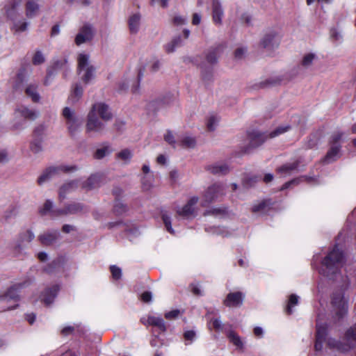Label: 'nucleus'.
Masks as SVG:
<instances>
[{
  "instance_id": "63",
  "label": "nucleus",
  "mask_w": 356,
  "mask_h": 356,
  "mask_svg": "<svg viewBox=\"0 0 356 356\" xmlns=\"http://www.w3.org/2000/svg\"><path fill=\"white\" fill-rule=\"evenodd\" d=\"M28 26V23L26 22H23L19 24H15V29L16 31L22 32L26 30Z\"/></svg>"
},
{
  "instance_id": "60",
  "label": "nucleus",
  "mask_w": 356,
  "mask_h": 356,
  "mask_svg": "<svg viewBox=\"0 0 356 356\" xmlns=\"http://www.w3.org/2000/svg\"><path fill=\"white\" fill-rule=\"evenodd\" d=\"M44 132V127L38 126L33 131L34 138H42V136Z\"/></svg>"
},
{
  "instance_id": "29",
  "label": "nucleus",
  "mask_w": 356,
  "mask_h": 356,
  "mask_svg": "<svg viewBox=\"0 0 356 356\" xmlns=\"http://www.w3.org/2000/svg\"><path fill=\"white\" fill-rule=\"evenodd\" d=\"M147 323L150 325L157 327L161 332L166 331V325L165 321L160 317L150 316L147 318Z\"/></svg>"
},
{
  "instance_id": "1",
  "label": "nucleus",
  "mask_w": 356,
  "mask_h": 356,
  "mask_svg": "<svg viewBox=\"0 0 356 356\" xmlns=\"http://www.w3.org/2000/svg\"><path fill=\"white\" fill-rule=\"evenodd\" d=\"M290 129L291 126L287 125L284 127H279L269 134L267 132H260L256 130L248 131L247 136L250 143L248 146L244 148L243 153H250V148H257L261 145L268 138H275Z\"/></svg>"
},
{
  "instance_id": "21",
  "label": "nucleus",
  "mask_w": 356,
  "mask_h": 356,
  "mask_svg": "<svg viewBox=\"0 0 356 356\" xmlns=\"http://www.w3.org/2000/svg\"><path fill=\"white\" fill-rule=\"evenodd\" d=\"M222 49L223 46L222 44L211 48L206 56L207 61L210 64L217 63L218 55L222 51Z\"/></svg>"
},
{
  "instance_id": "10",
  "label": "nucleus",
  "mask_w": 356,
  "mask_h": 356,
  "mask_svg": "<svg viewBox=\"0 0 356 356\" xmlns=\"http://www.w3.org/2000/svg\"><path fill=\"white\" fill-rule=\"evenodd\" d=\"M199 198L196 196L192 197L187 203L180 209L177 211V214L184 218H188L195 212V205L197 203Z\"/></svg>"
},
{
  "instance_id": "18",
  "label": "nucleus",
  "mask_w": 356,
  "mask_h": 356,
  "mask_svg": "<svg viewBox=\"0 0 356 356\" xmlns=\"http://www.w3.org/2000/svg\"><path fill=\"white\" fill-rule=\"evenodd\" d=\"M26 16L31 19L35 17L40 10V6L36 0H28L25 6Z\"/></svg>"
},
{
  "instance_id": "24",
  "label": "nucleus",
  "mask_w": 356,
  "mask_h": 356,
  "mask_svg": "<svg viewBox=\"0 0 356 356\" xmlns=\"http://www.w3.org/2000/svg\"><path fill=\"white\" fill-rule=\"evenodd\" d=\"M25 69H20L16 74L15 80L13 85V89L15 91L22 90L24 82L25 81Z\"/></svg>"
},
{
  "instance_id": "34",
  "label": "nucleus",
  "mask_w": 356,
  "mask_h": 356,
  "mask_svg": "<svg viewBox=\"0 0 356 356\" xmlns=\"http://www.w3.org/2000/svg\"><path fill=\"white\" fill-rule=\"evenodd\" d=\"M21 115L25 119L33 120L37 118V113L35 111L29 109L27 107L22 106L17 109Z\"/></svg>"
},
{
  "instance_id": "52",
  "label": "nucleus",
  "mask_w": 356,
  "mask_h": 356,
  "mask_svg": "<svg viewBox=\"0 0 356 356\" xmlns=\"http://www.w3.org/2000/svg\"><path fill=\"white\" fill-rule=\"evenodd\" d=\"M110 271L111 273V275L113 280H118L122 277V270L121 268L118 267L115 265H112L110 266Z\"/></svg>"
},
{
  "instance_id": "23",
  "label": "nucleus",
  "mask_w": 356,
  "mask_h": 356,
  "mask_svg": "<svg viewBox=\"0 0 356 356\" xmlns=\"http://www.w3.org/2000/svg\"><path fill=\"white\" fill-rule=\"evenodd\" d=\"M58 238V232H48L44 233L43 234H41L38 236V240L43 245H50L54 242L56 241V240Z\"/></svg>"
},
{
  "instance_id": "44",
  "label": "nucleus",
  "mask_w": 356,
  "mask_h": 356,
  "mask_svg": "<svg viewBox=\"0 0 356 356\" xmlns=\"http://www.w3.org/2000/svg\"><path fill=\"white\" fill-rule=\"evenodd\" d=\"M45 58L40 50H36L32 58V63L34 65H39L44 63Z\"/></svg>"
},
{
  "instance_id": "51",
  "label": "nucleus",
  "mask_w": 356,
  "mask_h": 356,
  "mask_svg": "<svg viewBox=\"0 0 356 356\" xmlns=\"http://www.w3.org/2000/svg\"><path fill=\"white\" fill-rule=\"evenodd\" d=\"M60 261L58 259H54L44 268V271L47 273H51L60 266Z\"/></svg>"
},
{
  "instance_id": "17",
  "label": "nucleus",
  "mask_w": 356,
  "mask_h": 356,
  "mask_svg": "<svg viewBox=\"0 0 356 356\" xmlns=\"http://www.w3.org/2000/svg\"><path fill=\"white\" fill-rule=\"evenodd\" d=\"M101 176L95 174L91 175L86 181L82 183L81 188L86 191H90L99 186Z\"/></svg>"
},
{
  "instance_id": "36",
  "label": "nucleus",
  "mask_w": 356,
  "mask_h": 356,
  "mask_svg": "<svg viewBox=\"0 0 356 356\" xmlns=\"http://www.w3.org/2000/svg\"><path fill=\"white\" fill-rule=\"evenodd\" d=\"M298 296L296 294H291L285 308V312L287 315H291L293 312L292 308L298 304Z\"/></svg>"
},
{
  "instance_id": "22",
  "label": "nucleus",
  "mask_w": 356,
  "mask_h": 356,
  "mask_svg": "<svg viewBox=\"0 0 356 356\" xmlns=\"http://www.w3.org/2000/svg\"><path fill=\"white\" fill-rule=\"evenodd\" d=\"M78 187V181L73 180L63 184L59 189V198L63 200L67 193L74 191Z\"/></svg>"
},
{
  "instance_id": "28",
  "label": "nucleus",
  "mask_w": 356,
  "mask_h": 356,
  "mask_svg": "<svg viewBox=\"0 0 356 356\" xmlns=\"http://www.w3.org/2000/svg\"><path fill=\"white\" fill-rule=\"evenodd\" d=\"M140 15L136 13L130 16L128 20L129 29L131 33H136L138 31Z\"/></svg>"
},
{
  "instance_id": "58",
  "label": "nucleus",
  "mask_w": 356,
  "mask_h": 356,
  "mask_svg": "<svg viewBox=\"0 0 356 356\" xmlns=\"http://www.w3.org/2000/svg\"><path fill=\"white\" fill-rule=\"evenodd\" d=\"M152 295L150 291H144L140 295L141 301H143V302H145V303L150 302L152 301Z\"/></svg>"
},
{
  "instance_id": "9",
  "label": "nucleus",
  "mask_w": 356,
  "mask_h": 356,
  "mask_svg": "<svg viewBox=\"0 0 356 356\" xmlns=\"http://www.w3.org/2000/svg\"><path fill=\"white\" fill-rule=\"evenodd\" d=\"M59 291L60 286L58 284H54L51 286L47 287L40 295L41 302L47 306L50 305L54 302Z\"/></svg>"
},
{
  "instance_id": "49",
  "label": "nucleus",
  "mask_w": 356,
  "mask_h": 356,
  "mask_svg": "<svg viewBox=\"0 0 356 356\" xmlns=\"http://www.w3.org/2000/svg\"><path fill=\"white\" fill-rule=\"evenodd\" d=\"M211 325L212 326V328L216 332L222 330L223 325L219 318H211L208 325L209 329H211Z\"/></svg>"
},
{
  "instance_id": "33",
  "label": "nucleus",
  "mask_w": 356,
  "mask_h": 356,
  "mask_svg": "<svg viewBox=\"0 0 356 356\" xmlns=\"http://www.w3.org/2000/svg\"><path fill=\"white\" fill-rule=\"evenodd\" d=\"M327 335V325L326 323L323 324H316V331L315 339H321L325 341Z\"/></svg>"
},
{
  "instance_id": "54",
  "label": "nucleus",
  "mask_w": 356,
  "mask_h": 356,
  "mask_svg": "<svg viewBox=\"0 0 356 356\" xmlns=\"http://www.w3.org/2000/svg\"><path fill=\"white\" fill-rule=\"evenodd\" d=\"M108 153V147H102L97 149L95 152L94 157L97 159H103Z\"/></svg>"
},
{
  "instance_id": "3",
  "label": "nucleus",
  "mask_w": 356,
  "mask_h": 356,
  "mask_svg": "<svg viewBox=\"0 0 356 356\" xmlns=\"http://www.w3.org/2000/svg\"><path fill=\"white\" fill-rule=\"evenodd\" d=\"M225 188L222 184L215 183L209 186L204 194L202 207H207L209 204L222 197L225 193Z\"/></svg>"
},
{
  "instance_id": "20",
  "label": "nucleus",
  "mask_w": 356,
  "mask_h": 356,
  "mask_svg": "<svg viewBox=\"0 0 356 356\" xmlns=\"http://www.w3.org/2000/svg\"><path fill=\"white\" fill-rule=\"evenodd\" d=\"M38 85L36 83H30L25 88V94L29 97L34 103L39 102L40 96L38 92Z\"/></svg>"
},
{
  "instance_id": "35",
  "label": "nucleus",
  "mask_w": 356,
  "mask_h": 356,
  "mask_svg": "<svg viewBox=\"0 0 356 356\" xmlns=\"http://www.w3.org/2000/svg\"><path fill=\"white\" fill-rule=\"evenodd\" d=\"M83 91V88L80 84H75L73 91L68 98L69 101L72 103L77 102L81 97Z\"/></svg>"
},
{
  "instance_id": "39",
  "label": "nucleus",
  "mask_w": 356,
  "mask_h": 356,
  "mask_svg": "<svg viewBox=\"0 0 356 356\" xmlns=\"http://www.w3.org/2000/svg\"><path fill=\"white\" fill-rule=\"evenodd\" d=\"M127 206L120 202V200H115L113 213L116 216H120L127 212Z\"/></svg>"
},
{
  "instance_id": "12",
  "label": "nucleus",
  "mask_w": 356,
  "mask_h": 356,
  "mask_svg": "<svg viewBox=\"0 0 356 356\" xmlns=\"http://www.w3.org/2000/svg\"><path fill=\"white\" fill-rule=\"evenodd\" d=\"M104 127V124L99 120L96 113H94L93 111H90L88 115V121L86 124L87 131H101Z\"/></svg>"
},
{
  "instance_id": "38",
  "label": "nucleus",
  "mask_w": 356,
  "mask_h": 356,
  "mask_svg": "<svg viewBox=\"0 0 356 356\" xmlns=\"http://www.w3.org/2000/svg\"><path fill=\"white\" fill-rule=\"evenodd\" d=\"M161 219L163 222L165 227L170 234H174L175 231L172 227L171 218L165 211H161Z\"/></svg>"
},
{
  "instance_id": "25",
  "label": "nucleus",
  "mask_w": 356,
  "mask_h": 356,
  "mask_svg": "<svg viewBox=\"0 0 356 356\" xmlns=\"http://www.w3.org/2000/svg\"><path fill=\"white\" fill-rule=\"evenodd\" d=\"M300 165V161L296 160L293 163H285L277 169V172L280 174H291L296 170Z\"/></svg>"
},
{
  "instance_id": "46",
  "label": "nucleus",
  "mask_w": 356,
  "mask_h": 356,
  "mask_svg": "<svg viewBox=\"0 0 356 356\" xmlns=\"http://www.w3.org/2000/svg\"><path fill=\"white\" fill-rule=\"evenodd\" d=\"M67 128L71 136H73L79 127L78 119L74 118L70 121H67Z\"/></svg>"
},
{
  "instance_id": "11",
  "label": "nucleus",
  "mask_w": 356,
  "mask_h": 356,
  "mask_svg": "<svg viewBox=\"0 0 356 356\" xmlns=\"http://www.w3.org/2000/svg\"><path fill=\"white\" fill-rule=\"evenodd\" d=\"M327 345L330 348L336 349L341 353H347L355 348L353 346V343L346 341L342 342L334 338L328 339L327 341Z\"/></svg>"
},
{
  "instance_id": "7",
  "label": "nucleus",
  "mask_w": 356,
  "mask_h": 356,
  "mask_svg": "<svg viewBox=\"0 0 356 356\" xmlns=\"http://www.w3.org/2000/svg\"><path fill=\"white\" fill-rule=\"evenodd\" d=\"M280 42V37L273 29L268 30L260 41V46L264 49H273L278 47Z\"/></svg>"
},
{
  "instance_id": "43",
  "label": "nucleus",
  "mask_w": 356,
  "mask_h": 356,
  "mask_svg": "<svg viewBox=\"0 0 356 356\" xmlns=\"http://www.w3.org/2000/svg\"><path fill=\"white\" fill-rule=\"evenodd\" d=\"M95 67L92 65L88 66L85 74L82 76V81L87 84L94 77Z\"/></svg>"
},
{
  "instance_id": "31",
  "label": "nucleus",
  "mask_w": 356,
  "mask_h": 356,
  "mask_svg": "<svg viewBox=\"0 0 356 356\" xmlns=\"http://www.w3.org/2000/svg\"><path fill=\"white\" fill-rule=\"evenodd\" d=\"M207 170L213 175H225L229 171V167L226 164L210 165L207 167Z\"/></svg>"
},
{
  "instance_id": "40",
  "label": "nucleus",
  "mask_w": 356,
  "mask_h": 356,
  "mask_svg": "<svg viewBox=\"0 0 356 356\" xmlns=\"http://www.w3.org/2000/svg\"><path fill=\"white\" fill-rule=\"evenodd\" d=\"M179 145L184 148H193L196 145V140L193 137L186 136L180 140Z\"/></svg>"
},
{
  "instance_id": "32",
  "label": "nucleus",
  "mask_w": 356,
  "mask_h": 356,
  "mask_svg": "<svg viewBox=\"0 0 356 356\" xmlns=\"http://www.w3.org/2000/svg\"><path fill=\"white\" fill-rule=\"evenodd\" d=\"M227 337L229 341L233 343L237 348V349L240 350H243V343L241 337L234 331L229 332Z\"/></svg>"
},
{
  "instance_id": "15",
  "label": "nucleus",
  "mask_w": 356,
  "mask_h": 356,
  "mask_svg": "<svg viewBox=\"0 0 356 356\" xmlns=\"http://www.w3.org/2000/svg\"><path fill=\"white\" fill-rule=\"evenodd\" d=\"M90 111H93L94 113L97 112L99 117L105 121H107L112 118V114L109 111L108 105L104 103H97L93 104Z\"/></svg>"
},
{
  "instance_id": "57",
  "label": "nucleus",
  "mask_w": 356,
  "mask_h": 356,
  "mask_svg": "<svg viewBox=\"0 0 356 356\" xmlns=\"http://www.w3.org/2000/svg\"><path fill=\"white\" fill-rule=\"evenodd\" d=\"M180 314V311L179 309H173L172 311H170L168 312H166L164 315L165 318L166 319H175L176 318L179 314Z\"/></svg>"
},
{
  "instance_id": "64",
  "label": "nucleus",
  "mask_w": 356,
  "mask_h": 356,
  "mask_svg": "<svg viewBox=\"0 0 356 356\" xmlns=\"http://www.w3.org/2000/svg\"><path fill=\"white\" fill-rule=\"evenodd\" d=\"M195 337V332L193 330H187L184 333L185 340L192 341Z\"/></svg>"
},
{
  "instance_id": "59",
  "label": "nucleus",
  "mask_w": 356,
  "mask_h": 356,
  "mask_svg": "<svg viewBox=\"0 0 356 356\" xmlns=\"http://www.w3.org/2000/svg\"><path fill=\"white\" fill-rule=\"evenodd\" d=\"M191 291L195 295L197 296H202V291L198 285L195 284H191L190 286Z\"/></svg>"
},
{
  "instance_id": "8",
  "label": "nucleus",
  "mask_w": 356,
  "mask_h": 356,
  "mask_svg": "<svg viewBox=\"0 0 356 356\" xmlns=\"http://www.w3.org/2000/svg\"><path fill=\"white\" fill-rule=\"evenodd\" d=\"M245 295L241 291H234L229 293L223 300V305L229 308L241 307L245 300Z\"/></svg>"
},
{
  "instance_id": "5",
  "label": "nucleus",
  "mask_w": 356,
  "mask_h": 356,
  "mask_svg": "<svg viewBox=\"0 0 356 356\" xmlns=\"http://www.w3.org/2000/svg\"><path fill=\"white\" fill-rule=\"evenodd\" d=\"M331 303L335 310L334 316L338 321L343 319L348 314V301L344 299L341 293H334L332 296Z\"/></svg>"
},
{
  "instance_id": "62",
  "label": "nucleus",
  "mask_w": 356,
  "mask_h": 356,
  "mask_svg": "<svg viewBox=\"0 0 356 356\" xmlns=\"http://www.w3.org/2000/svg\"><path fill=\"white\" fill-rule=\"evenodd\" d=\"M164 140L170 145H174L175 143L174 136L170 131H168L165 134Z\"/></svg>"
},
{
  "instance_id": "37",
  "label": "nucleus",
  "mask_w": 356,
  "mask_h": 356,
  "mask_svg": "<svg viewBox=\"0 0 356 356\" xmlns=\"http://www.w3.org/2000/svg\"><path fill=\"white\" fill-rule=\"evenodd\" d=\"M181 44V39L180 36L174 38L172 41L165 45V51L168 53H172L176 47H179Z\"/></svg>"
},
{
  "instance_id": "42",
  "label": "nucleus",
  "mask_w": 356,
  "mask_h": 356,
  "mask_svg": "<svg viewBox=\"0 0 356 356\" xmlns=\"http://www.w3.org/2000/svg\"><path fill=\"white\" fill-rule=\"evenodd\" d=\"M132 153L129 149H124L116 154V158L128 163L132 158Z\"/></svg>"
},
{
  "instance_id": "53",
  "label": "nucleus",
  "mask_w": 356,
  "mask_h": 356,
  "mask_svg": "<svg viewBox=\"0 0 356 356\" xmlns=\"http://www.w3.org/2000/svg\"><path fill=\"white\" fill-rule=\"evenodd\" d=\"M314 57H315V55L312 53L306 54L302 58V65L304 67H307V66L310 65L312 64Z\"/></svg>"
},
{
  "instance_id": "48",
  "label": "nucleus",
  "mask_w": 356,
  "mask_h": 356,
  "mask_svg": "<svg viewBox=\"0 0 356 356\" xmlns=\"http://www.w3.org/2000/svg\"><path fill=\"white\" fill-rule=\"evenodd\" d=\"M343 135V132L337 131L334 133L330 139L329 143L331 146L333 145H341L339 144L340 140H341V138Z\"/></svg>"
},
{
  "instance_id": "16",
  "label": "nucleus",
  "mask_w": 356,
  "mask_h": 356,
  "mask_svg": "<svg viewBox=\"0 0 356 356\" xmlns=\"http://www.w3.org/2000/svg\"><path fill=\"white\" fill-rule=\"evenodd\" d=\"M34 238L35 236L33 233L29 229L26 230V232L19 234V238L14 247L15 251L20 252L23 249L22 243L24 242L30 243Z\"/></svg>"
},
{
  "instance_id": "30",
  "label": "nucleus",
  "mask_w": 356,
  "mask_h": 356,
  "mask_svg": "<svg viewBox=\"0 0 356 356\" xmlns=\"http://www.w3.org/2000/svg\"><path fill=\"white\" fill-rule=\"evenodd\" d=\"M270 205V200H264L259 204L254 205L251 211L252 213H266L269 211Z\"/></svg>"
},
{
  "instance_id": "14",
  "label": "nucleus",
  "mask_w": 356,
  "mask_h": 356,
  "mask_svg": "<svg viewBox=\"0 0 356 356\" xmlns=\"http://www.w3.org/2000/svg\"><path fill=\"white\" fill-rule=\"evenodd\" d=\"M83 209V206L80 203L69 204L64 209H55L52 211L54 216L74 214Z\"/></svg>"
},
{
  "instance_id": "13",
  "label": "nucleus",
  "mask_w": 356,
  "mask_h": 356,
  "mask_svg": "<svg viewBox=\"0 0 356 356\" xmlns=\"http://www.w3.org/2000/svg\"><path fill=\"white\" fill-rule=\"evenodd\" d=\"M341 148V145H330L325 156L321 159V163L323 164H330L337 161L340 156Z\"/></svg>"
},
{
  "instance_id": "56",
  "label": "nucleus",
  "mask_w": 356,
  "mask_h": 356,
  "mask_svg": "<svg viewBox=\"0 0 356 356\" xmlns=\"http://www.w3.org/2000/svg\"><path fill=\"white\" fill-rule=\"evenodd\" d=\"M63 115L66 119L67 121H70V120H71L72 119L76 118L74 116L72 111L68 107H65L63 108Z\"/></svg>"
},
{
  "instance_id": "47",
  "label": "nucleus",
  "mask_w": 356,
  "mask_h": 356,
  "mask_svg": "<svg viewBox=\"0 0 356 356\" xmlns=\"http://www.w3.org/2000/svg\"><path fill=\"white\" fill-rule=\"evenodd\" d=\"M227 213V207H218V208H213L210 210L207 211L204 213V215H225Z\"/></svg>"
},
{
  "instance_id": "55",
  "label": "nucleus",
  "mask_w": 356,
  "mask_h": 356,
  "mask_svg": "<svg viewBox=\"0 0 356 356\" xmlns=\"http://www.w3.org/2000/svg\"><path fill=\"white\" fill-rule=\"evenodd\" d=\"M53 204L51 201L49 200H46L44 202L43 207L40 209V213L42 215L46 214L47 212L50 211L52 208Z\"/></svg>"
},
{
  "instance_id": "45",
  "label": "nucleus",
  "mask_w": 356,
  "mask_h": 356,
  "mask_svg": "<svg viewBox=\"0 0 356 356\" xmlns=\"http://www.w3.org/2000/svg\"><path fill=\"white\" fill-rule=\"evenodd\" d=\"M89 57L88 55L81 54L78 57V70L81 71L88 67Z\"/></svg>"
},
{
  "instance_id": "27",
  "label": "nucleus",
  "mask_w": 356,
  "mask_h": 356,
  "mask_svg": "<svg viewBox=\"0 0 356 356\" xmlns=\"http://www.w3.org/2000/svg\"><path fill=\"white\" fill-rule=\"evenodd\" d=\"M343 339L353 343V347L356 348V323L345 332Z\"/></svg>"
},
{
  "instance_id": "61",
  "label": "nucleus",
  "mask_w": 356,
  "mask_h": 356,
  "mask_svg": "<svg viewBox=\"0 0 356 356\" xmlns=\"http://www.w3.org/2000/svg\"><path fill=\"white\" fill-rule=\"evenodd\" d=\"M280 80L278 79H267L264 82L261 83V87L264 88L268 86H274L280 83Z\"/></svg>"
},
{
  "instance_id": "2",
  "label": "nucleus",
  "mask_w": 356,
  "mask_h": 356,
  "mask_svg": "<svg viewBox=\"0 0 356 356\" xmlns=\"http://www.w3.org/2000/svg\"><path fill=\"white\" fill-rule=\"evenodd\" d=\"M344 259L343 252L339 248V245L335 244L332 249L327 253L322 261V266L325 268L323 270L325 275L330 276L337 274Z\"/></svg>"
},
{
  "instance_id": "26",
  "label": "nucleus",
  "mask_w": 356,
  "mask_h": 356,
  "mask_svg": "<svg viewBox=\"0 0 356 356\" xmlns=\"http://www.w3.org/2000/svg\"><path fill=\"white\" fill-rule=\"evenodd\" d=\"M22 0H12L5 6L6 13L10 19L15 16V10L21 4Z\"/></svg>"
},
{
  "instance_id": "4",
  "label": "nucleus",
  "mask_w": 356,
  "mask_h": 356,
  "mask_svg": "<svg viewBox=\"0 0 356 356\" xmlns=\"http://www.w3.org/2000/svg\"><path fill=\"white\" fill-rule=\"evenodd\" d=\"M77 170L76 165H58V166H51L47 168L42 174L38 179V184L39 185L42 184L54 176L59 175L60 173H68L70 172L75 171Z\"/></svg>"
},
{
  "instance_id": "6",
  "label": "nucleus",
  "mask_w": 356,
  "mask_h": 356,
  "mask_svg": "<svg viewBox=\"0 0 356 356\" xmlns=\"http://www.w3.org/2000/svg\"><path fill=\"white\" fill-rule=\"evenodd\" d=\"M29 284V282L19 283L10 286L6 293L0 294V300L2 301L13 300L15 304L12 306L8 307L6 310H11L16 309L19 305L17 303L19 300V289Z\"/></svg>"
},
{
  "instance_id": "19",
  "label": "nucleus",
  "mask_w": 356,
  "mask_h": 356,
  "mask_svg": "<svg viewBox=\"0 0 356 356\" xmlns=\"http://www.w3.org/2000/svg\"><path fill=\"white\" fill-rule=\"evenodd\" d=\"M222 16L223 10L220 2L214 0L212 4V18L213 22L216 24H221Z\"/></svg>"
},
{
  "instance_id": "41",
  "label": "nucleus",
  "mask_w": 356,
  "mask_h": 356,
  "mask_svg": "<svg viewBox=\"0 0 356 356\" xmlns=\"http://www.w3.org/2000/svg\"><path fill=\"white\" fill-rule=\"evenodd\" d=\"M79 33H82L88 41H90L93 38V31L90 24L83 25Z\"/></svg>"
},
{
  "instance_id": "50",
  "label": "nucleus",
  "mask_w": 356,
  "mask_h": 356,
  "mask_svg": "<svg viewBox=\"0 0 356 356\" xmlns=\"http://www.w3.org/2000/svg\"><path fill=\"white\" fill-rule=\"evenodd\" d=\"M42 138H34L31 143V149L34 153H38L42 150Z\"/></svg>"
}]
</instances>
